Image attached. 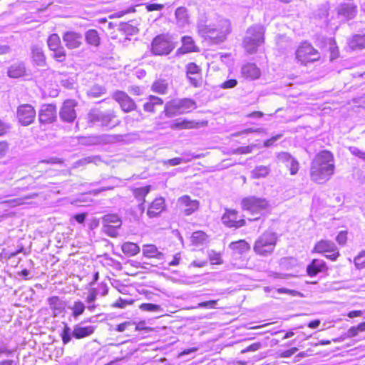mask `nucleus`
Masks as SVG:
<instances>
[{
	"mask_svg": "<svg viewBox=\"0 0 365 365\" xmlns=\"http://www.w3.org/2000/svg\"><path fill=\"white\" fill-rule=\"evenodd\" d=\"M264 32L265 29L261 25H254L247 29L243 40V46L248 53H255L257 48L264 43Z\"/></svg>",
	"mask_w": 365,
	"mask_h": 365,
	"instance_id": "4",
	"label": "nucleus"
},
{
	"mask_svg": "<svg viewBox=\"0 0 365 365\" xmlns=\"http://www.w3.org/2000/svg\"><path fill=\"white\" fill-rule=\"evenodd\" d=\"M165 200L163 197H158L155 199L150 205L147 215L149 217H158L165 209Z\"/></svg>",
	"mask_w": 365,
	"mask_h": 365,
	"instance_id": "21",
	"label": "nucleus"
},
{
	"mask_svg": "<svg viewBox=\"0 0 365 365\" xmlns=\"http://www.w3.org/2000/svg\"><path fill=\"white\" fill-rule=\"evenodd\" d=\"M143 252L146 257H155L160 259L163 254L158 251V248L154 245H144Z\"/></svg>",
	"mask_w": 365,
	"mask_h": 365,
	"instance_id": "30",
	"label": "nucleus"
},
{
	"mask_svg": "<svg viewBox=\"0 0 365 365\" xmlns=\"http://www.w3.org/2000/svg\"><path fill=\"white\" fill-rule=\"evenodd\" d=\"M229 248L235 255H242L250 250V245L245 240H240L231 242L229 245Z\"/></svg>",
	"mask_w": 365,
	"mask_h": 365,
	"instance_id": "27",
	"label": "nucleus"
},
{
	"mask_svg": "<svg viewBox=\"0 0 365 365\" xmlns=\"http://www.w3.org/2000/svg\"><path fill=\"white\" fill-rule=\"evenodd\" d=\"M103 226L113 225L120 227L122 222L120 218L115 214L106 215L102 220Z\"/></svg>",
	"mask_w": 365,
	"mask_h": 365,
	"instance_id": "31",
	"label": "nucleus"
},
{
	"mask_svg": "<svg viewBox=\"0 0 365 365\" xmlns=\"http://www.w3.org/2000/svg\"><path fill=\"white\" fill-rule=\"evenodd\" d=\"M183 49L185 52H191L194 51V41L190 36H184L182 38Z\"/></svg>",
	"mask_w": 365,
	"mask_h": 365,
	"instance_id": "45",
	"label": "nucleus"
},
{
	"mask_svg": "<svg viewBox=\"0 0 365 365\" xmlns=\"http://www.w3.org/2000/svg\"><path fill=\"white\" fill-rule=\"evenodd\" d=\"M277 241V234L267 231L261 235L255 241L254 251L259 255L267 256L271 255Z\"/></svg>",
	"mask_w": 365,
	"mask_h": 365,
	"instance_id": "7",
	"label": "nucleus"
},
{
	"mask_svg": "<svg viewBox=\"0 0 365 365\" xmlns=\"http://www.w3.org/2000/svg\"><path fill=\"white\" fill-rule=\"evenodd\" d=\"M297 351H298L297 348L293 347L290 349L284 351L282 353H280L279 356L282 358H289L292 355H294Z\"/></svg>",
	"mask_w": 365,
	"mask_h": 365,
	"instance_id": "62",
	"label": "nucleus"
},
{
	"mask_svg": "<svg viewBox=\"0 0 365 365\" xmlns=\"http://www.w3.org/2000/svg\"><path fill=\"white\" fill-rule=\"evenodd\" d=\"M77 103L74 100H66L64 101L60 110V118L63 121L71 123L76 118L75 107Z\"/></svg>",
	"mask_w": 365,
	"mask_h": 365,
	"instance_id": "12",
	"label": "nucleus"
},
{
	"mask_svg": "<svg viewBox=\"0 0 365 365\" xmlns=\"http://www.w3.org/2000/svg\"><path fill=\"white\" fill-rule=\"evenodd\" d=\"M105 92L106 89L103 87L98 85H96L89 89V91H88V95L90 97L98 98L100 97L101 95L104 94Z\"/></svg>",
	"mask_w": 365,
	"mask_h": 365,
	"instance_id": "44",
	"label": "nucleus"
},
{
	"mask_svg": "<svg viewBox=\"0 0 365 365\" xmlns=\"http://www.w3.org/2000/svg\"><path fill=\"white\" fill-rule=\"evenodd\" d=\"M31 56L33 61L38 66H44L46 65V56L43 53L42 48L34 45L31 47Z\"/></svg>",
	"mask_w": 365,
	"mask_h": 365,
	"instance_id": "26",
	"label": "nucleus"
},
{
	"mask_svg": "<svg viewBox=\"0 0 365 365\" xmlns=\"http://www.w3.org/2000/svg\"><path fill=\"white\" fill-rule=\"evenodd\" d=\"M282 134H277L275 136L267 140L264 143V146L266 148L271 147L277 140L282 138Z\"/></svg>",
	"mask_w": 365,
	"mask_h": 365,
	"instance_id": "64",
	"label": "nucleus"
},
{
	"mask_svg": "<svg viewBox=\"0 0 365 365\" xmlns=\"http://www.w3.org/2000/svg\"><path fill=\"white\" fill-rule=\"evenodd\" d=\"M135 323L134 322H129V321H127V322H124L120 324H118L116 328H115V330L118 332H123L128 327L131 326V325H134Z\"/></svg>",
	"mask_w": 365,
	"mask_h": 365,
	"instance_id": "63",
	"label": "nucleus"
},
{
	"mask_svg": "<svg viewBox=\"0 0 365 365\" xmlns=\"http://www.w3.org/2000/svg\"><path fill=\"white\" fill-rule=\"evenodd\" d=\"M241 205L245 211L253 216L252 218L249 219L250 221L259 220L269 207V202L265 198L255 196L245 197L242 200Z\"/></svg>",
	"mask_w": 365,
	"mask_h": 365,
	"instance_id": "3",
	"label": "nucleus"
},
{
	"mask_svg": "<svg viewBox=\"0 0 365 365\" xmlns=\"http://www.w3.org/2000/svg\"><path fill=\"white\" fill-rule=\"evenodd\" d=\"M178 202L180 206L183 207V212L187 216L192 214L199 207L198 201L191 200L188 195L180 197Z\"/></svg>",
	"mask_w": 365,
	"mask_h": 365,
	"instance_id": "17",
	"label": "nucleus"
},
{
	"mask_svg": "<svg viewBox=\"0 0 365 365\" xmlns=\"http://www.w3.org/2000/svg\"><path fill=\"white\" fill-rule=\"evenodd\" d=\"M186 74L191 85L196 88L201 86V68L196 63L191 62L187 64Z\"/></svg>",
	"mask_w": 365,
	"mask_h": 365,
	"instance_id": "13",
	"label": "nucleus"
},
{
	"mask_svg": "<svg viewBox=\"0 0 365 365\" xmlns=\"http://www.w3.org/2000/svg\"><path fill=\"white\" fill-rule=\"evenodd\" d=\"M53 51V58L59 61L63 62L66 58V52L63 47H59L56 50H52Z\"/></svg>",
	"mask_w": 365,
	"mask_h": 365,
	"instance_id": "50",
	"label": "nucleus"
},
{
	"mask_svg": "<svg viewBox=\"0 0 365 365\" xmlns=\"http://www.w3.org/2000/svg\"><path fill=\"white\" fill-rule=\"evenodd\" d=\"M349 152L354 156L358 157L359 158L365 161V152L360 150L357 147L350 146L349 147Z\"/></svg>",
	"mask_w": 365,
	"mask_h": 365,
	"instance_id": "53",
	"label": "nucleus"
},
{
	"mask_svg": "<svg viewBox=\"0 0 365 365\" xmlns=\"http://www.w3.org/2000/svg\"><path fill=\"white\" fill-rule=\"evenodd\" d=\"M122 250L125 254L135 255L140 252V247L133 242H125L122 245Z\"/></svg>",
	"mask_w": 365,
	"mask_h": 365,
	"instance_id": "40",
	"label": "nucleus"
},
{
	"mask_svg": "<svg viewBox=\"0 0 365 365\" xmlns=\"http://www.w3.org/2000/svg\"><path fill=\"white\" fill-rule=\"evenodd\" d=\"M48 303L50 309L53 310V316L57 317L58 314L63 312L65 309L64 302L56 296L49 297L48 299Z\"/></svg>",
	"mask_w": 365,
	"mask_h": 365,
	"instance_id": "24",
	"label": "nucleus"
},
{
	"mask_svg": "<svg viewBox=\"0 0 365 365\" xmlns=\"http://www.w3.org/2000/svg\"><path fill=\"white\" fill-rule=\"evenodd\" d=\"M41 123H51L56 119V107L52 104L43 105L38 113Z\"/></svg>",
	"mask_w": 365,
	"mask_h": 365,
	"instance_id": "15",
	"label": "nucleus"
},
{
	"mask_svg": "<svg viewBox=\"0 0 365 365\" xmlns=\"http://www.w3.org/2000/svg\"><path fill=\"white\" fill-rule=\"evenodd\" d=\"M140 309L146 312H158L160 309V306L150 303H143L140 305Z\"/></svg>",
	"mask_w": 365,
	"mask_h": 365,
	"instance_id": "51",
	"label": "nucleus"
},
{
	"mask_svg": "<svg viewBox=\"0 0 365 365\" xmlns=\"http://www.w3.org/2000/svg\"><path fill=\"white\" fill-rule=\"evenodd\" d=\"M337 13L346 19H352L356 16L357 6L354 3L341 4L337 8Z\"/></svg>",
	"mask_w": 365,
	"mask_h": 365,
	"instance_id": "19",
	"label": "nucleus"
},
{
	"mask_svg": "<svg viewBox=\"0 0 365 365\" xmlns=\"http://www.w3.org/2000/svg\"><path fill=\"white\" fill-rule=\"evenodd\" d=\"M101 161V158L97 155L88 156L75 162L73 164V168H76L81 166H84L89 163H94L98 165Z\"/></svg>",
	"mask_w": 365,
	"mask_h": 365,
	"instance_id": "36",
	"label": "nucleus"
},
{
	"mask_svg": "<svg viewBox=\"0 0 365 365\" xmlns=\"http://www.w3.org/2000/svg\"><path fill=\"white\" fill-rule=\"evenodd\" d=\"M69 309L72 310V316L77 319L79 316L83 314L86 306L81 301L74 302L72 307H70Z\"/></svg>",
	"mask_w": 365,
	"mask_h": 365,
	"instance_id": "38",
	"label": "nucleus"
},
{
	"mask_svg": "<svg viewBox=\"0 0 365 365\" xmlns=\"http://www.w3.org/2000/svg\"><path fill=\"white\" fill-rule=\"evenodd\" d=\"M217 304V300H210L199 303L196 308L215 309Z\"/></svg>",
	"mask_w": 365,
	"mask_h": 365,
	"instance_id": "54",
	"label": "nucleus"
},
{
	"mask_svg": "<svg viewBox=\"0 0 365 365\" xmlns=\"http://www.w3.org/2000/svg\"><path fill=\"white\" fill-rule=\"evenodd\" d=\"M277 158L279 163H284L286 166H289L288 163L294 159V158L287 152L279 153Z\"/></svg>",
	"mask_w": 365,
	"mask_h": 365,
	"instance_id": "48",
	"label": "nucleus"
},
{
	"mask_svg": "<svg viewBox=\"0 0 365 365\" xmlns=\"http://www.w3.org/2000/svg\"><path fill=\"white\" fill-rule=\"evenodd\" d=\"M86 42L92 46H97L100 43V37L96 30L90 29L86 33Z\"/></svg>",
	"mask_w": 365,
	"mask_h": 365,
	"instance_id": "35",
	"label": "nucleus"
},
{
	"mask_svg": "<svg viewBox=\"0 0 365 365\" xmlns=\"http://www.w3.org/2000/svg\"><path fill=\"white\" fill-rule=\"evenodd\" d=\"M241 74L245 79L252 81L257 79L260 76L261 72L255 63H248L242 66Z\"/></svg>",
	"mask_w": 365,
	"mask_h": 365,
	"instance_id": "18",
	"label": "nucleus"
},
{
	"mask_svg": "<svg viewBox=\"0 0 365 365\" xmlns=\"http://www.w3.org/2000/svg\"><path fill=\"white\" fill-rule=\"evenodd\" d=\"M336 250H337V247L333 242L329 240H321L315 245L312 252L324 253L332 252Z\"/></svg>",
	"mask_w": 365,
	"mask_h": 365,
	"instance_id": "25",
	"label": "nucleus"
},
{
	"mask_svg": "<svg viewBox=\"0 0 365 365\" xmlns=\"http://www.w3.org/2000/svg\"><path fill=\"white\" fill-rule=\"evenodd\" d=\"M150 185L142 187H138L133 190V195L138 200H139L140 202H142V201L145 202V197L150 192Z\"/></svg>",
	"mask_w": 365,
	"mask_h": 365,
	"instance_id": "39",
	"label": "nucleus"
},
{
	"mask_svg": "<svg viewBox=\"0 0 365 365\" xmlns=\"http://www.w3.org/2000/svg\"><path fill=\"white\" fill-rule=\"evenodd\" d=\"M289 166H287L289 168L290 174L291 175H295L299 170V163L298 161L294 158L290 161V163H288Z\"/></svg>",
	"mask_w": 365,
	"mask_h": 365,
	"instance_id": "57",
	"label": "nucleus"
},
{
	"mask_svg": "<svg viewBox=\"0 0 365 365\" xmlns=\"http://www.w3.org/2000/svg\"><path fill=\"white\" fill-rule=\"evenodd\" d=\"M174 48L173 43L165 36L159 35L152 41L151 52L154 55H168Z\"/></svg>",
	"mask_w": 365,
	"mask_h": 365,
	"instance_id": "9",
	"label": "nucleus"
},
{
	"mask_svg": "<svg viewBox=\"0 0 365 365\" xmlns=\"http://www.w3.org/2000/svg\"><path fill=\"white\" fill-rule=\"evenodd\" d=\"M354 264L357 269L365 268V250L361 251L354 260Z\"/></svg>",
	"mask_w": 365,
	"mask_h": 365,
	"instance_id": "47",
	"label": "nucleus"
},
{
	"mask_svg": "<svg viewBox=\"0 0 365 365\" xmlns=\"http://www.w3.org/2000/svg\"><path fill=\"white\" fill-rule=\"evenodd\" d=\"M176 24L179 27L184 28L190 23L188 10L186 7L180 6L175 11Z\"/></svg>",
	"mask_w": 365,
	"mask_h": 365,
	"instance_id": "22",
	"label": "nucleus"
},
{
	"mask_svg": "<svg viewBox=\"0 0 365 365\" xmlns=\"http://www.w3.org/2000/svg\"><path fill=\"white\" fill-rule=\"evenodd\" d=\"M327 269L326 262L319 259H314L307 267V273L309 277H314Z\"/></svg>",
	"mask_w": 365,
	"mask_h": 365,
	"instance_id": "20",
	"label": "nucleus"
},
{
	"mask_svg": "<svg viewBox=\"0 0 365 365\" xmlns=\"http://www.w3.org/2000/svg\"><path fill=\"white\" fill-rule=\"evenodd\" d=\"M334 168L332 153L328 150H322L312 160L311 179L317 183L326 182L334 174Z\"/></svg>",
	"mask_w": 365,
	"mask_h": 365,
	"instance_id": "2",
	"label": "nucleus"
},
{
	"mask_svg": "<svg viewBox=\"0 0 365 365\" xmlns=\"http://www.w3.org/2000/svg\"><path fill=\"white\" fill-rule=\"evenodd\" d=\"M120 227L107 225V226H103V230L108 236L115 237H117V235H118V229Z\"/></svg>",
	"mask_w": 365,
	"mask_h": 365,
	"instance_id": "49",
	"label": "nucleus"
},
{
	"mask_svg": "<svg viewBox=\"0 0 365 365\" xmlns=\"http://www.w3.org/2000/svg\"><path fill=\"white\" fill-rule=\"evenodd\" d=\"M209 259L212 264H222L220 255L215 251H211L209 253Z\"/></svg>",
	"mask_w": 365,
	"mask_h": 365,
	"instance_id": "56",
	"label": "nucleus"
},
{
	"mask_svg": "<svg viewBox=\"0 0 365 365\" xmlns=\"http://www.w3.org/2000/svg\"><path fill=\"white\" fill-rule=\"evenodd\" d=\"M36 110L31 104H21L17 108L16 118L23 126L31 125L36 118Z\"/></svg>",
	"mask_w": 365,
	"mask_h": 365,
	"instance_id": "10",
	"label": "nucleus"
},
{
	"mask_svg": "<svg viewBox=\"0 0 365 365\" xmlns=\"http://www.w3.org/2000/svg\"><path fill=\"white\" fill-rule=\"evenodd\" d=\"M336 240L339 245H344L347 240V232L341 231L336 236Z\"/></svg>",
	"mask_w": 365,
	"mask_h": 365,
	"instance_id": "58",
	"label": "nucleus"
},
{
	"mask_svg": "<svg viewBox=\"0 0 365 365\" xmlns=\"http://www.w3.org/2000/svg\"><path fill=\"white\" fill-rule=\"evenodd\" d=\"M113 98L118 103L122 110L125 113L135 110L136 104L134 101L125 92L118 91L113 95Z\"/></svg>",
	"mask_w": 365,
	"mask_h": 365,
	"instance_id": "11",
	"label": "nucleus"
},
{
	"mask_svg": "<svg viewBox=\"0 0 365 365\" xmlns=\"http://www.w3.org/2000/svg\"><path fill=\"white\" fill-rule=\"evenodd\" d=\"M48 46L49 48L52 50H56L58 48L61 47V40L59 36L56 34H51L48 38Z\"/></svg>",
	"mask_w": 365,
	"mask_h": 365,
	"instance_id": "43",
	"label": "nucleus"
},
{
	"mask_svg": "<svg viewBox=\"0 0 365 365\" xmlns=\"http://www.w3.org/2000/svg\"><path fill=\"white\" fill-rule=\"evenodd\" d=\"M237 85V80L230 79V80H227V81H225L224 83H222L220 86V88H222L223 89H229V88H232L235 87Z\"/></svg>",
	"mask_w": 365,
	"mask_h": 365,
	"instance_id": "59",
	"label": "nucleus"
},
{
	"mask_svg": "<svg viewBox=\"0 0 365 365\" xmlns=\"http://www.w3.org/2000/svg\"><path fill=\"white\" fill-rule=\"evenodd\" d=\"M296 58L302 64L306 65L307 63L318 61L320 54L310 43L304 42L296 51Z\"/></svg>",
	"mask_w": 365,
	"mask_h": 365,
	"instance_id": "8",
	"label": "nucleus"
},
{
	"mask_svg": "<svg viewBox=\"0 0 365 365\" xmlns=\"http://www.w3.org/2000/svg\"><path fill=\"white\" fill-rule=\"evenodd\" d=\"M207 235L202 231L194 232L191 236V240L194 244H202L206 240Z\"/></svg>",
	"mask_w": 365,
	"mask_h": 365,
	"instance_id": "46",
	"label": "nucleus"
},
{
	"mask_svg": "<svg viewBox=\"0 0 365 365\" xmlns=\"http://www.w3.org/2000/svg\"><path fill=\"white\" fill-rule=\"evenodd\" d=\"M35 196H36V194L28 195H25L21 197L14 198V199L9 200L8 201H4V202L8 203L11 207H16L18 205L25 204L26 200L31 199V198L34 197Z\"/></svg>",
	"mask_w": 365,
	"mask_h": 365,
	"instance_id": "42",
	"label": "nucleus"
},
{
	"mask_svg": "<svg viewBox=\"0 0 365 365\" xmlns=\"http://www.w3.org/2000/svg\"><path fill=\"white\" fill-rule=\"evenodd\" d=\"M168 164L171 166L180 165L181 163H188V160H185L184 158H174L168 160Z\"/></svg>",
	"mask_w": 365,
	"mask_h": 365,
	"instance_id": "61",
	"label": "nucleus"
},
{
	"mask_svg": "<svg viewBox=\"0 0 365 365\" xmlns=\"http://www.w3.org/2000/svg\"><path fill=\"white\" fill-rule=\"evenodd\" d=\"M98 294H99V292L98 291V289L96 288H91L88 291V294L86 297V302L88 304L93 303L96 301L97 296Z\"/></svg>",
	"mask_w": 365,
	"mask_h": 365,
	"instance_id": "55",
	"label": "nucleus"
},
{
	"mask_svg": "<svg viewBox=\"0 0 365 365\" xmlns=\"http://www.w3.org/2000/svg\"><path fill=\"white\" fill-rule=\"evenodd\" d=\"M197 29L202 37L218 43L224 41L231 32V24L228 19L216 14H205L197 20Z\"/></svg>",
	"mask_w": 365,
	"mask_h": 365,
	"instance_id": "1",
	"label": "nucleus"
},
{
	"mask_svg": "<svg viewBox=\"0 0 365 365\" xmlns=\"http://www.w3.org/2000/svg\"><path fill=\"white\" fill-rule=\"evenodd\" d=\"M163 104V101L160 98L150 95L148 98V101L144 103L143 108L147 112L154 113L155 108Z\"/></svg>",
	"mask_w": 365,
	"mask_h": 365,
	"instance_id": "28",
	"label": "nucleus"
},
{
	"mask_svg": "<svg viewBox=\"0 0 365 365\" xmlns=\"http://www.w3.org/2000/svg\"><path fill=\"white\" fill-rule=\"evenodd\" d=\"M82 36L74 31H67L63 36V41L69 49L78 48L82 43Z\"/></svg>",
	"mask_w": 365,
	"mask_h": 365,
	"instance_id": "16",
	"label": "nucleus"
},
{
	"mask_svg": "<svg viewBox=\"0 0 365 365\" xmlns=\"http://www.w3.org/2000/svg\"><path fill=\"white\" fill-rule=\"evenodd\" d=\"M116 115L113 110L101 111L98 109L91 110L88 114V122L92 125L98 124L109 128L118 125L120 120H115Z\"/></svg>",
	"mask_w": 365,
	"mask_h": 365,
	"instance_id": "5",
	"label": "nucleus"
},
{
	"mask_svg": "<svg viewBox=\"0 0 365 365\" xmlns=\"http://www.w3.org/2000/svg\"><path fill=\"white\" fill-rule=\"evenodd\" d=\"M96 329V326H84V322L76 324L72 331L68 326L66 325L61 334L62 341L64 344H67L71 341L72 336L76 339L88 337L94 333Z\"/></svg>",
	"mask_w": 365,
	"mask_h": 365,
	"instance_id": "6",
	"label": "nucleus"
},
{
	"mask_svg": "<svg viewBox=\"0 0 365 365\" xmlns=\"http://www.w3.org/2000/svg\"><path fill=\"white\" fill-rule=\"evenodd\" d=\"M173 106L175 108L184 113L194 109L195 108V103L191 99L184 98L174 102Z\"/></svg>",
	"mask_w": 365,
	"mask_h": 365,
	"instance_id": "29",
	"label": "nucleus"
},
{
	"mask_svg": "<svg viewBox=\"0 0 365 365\" xmlns=\"http://www.w3.org/2000/svg\"><path fill=\"white\" fill-rule=\"evenodd\" d=\"M270 168L264 165H259L255 168L251 172V177L253 179L264 178L269 175Z\"/></svg>",
	"mask_w": 365,
	"mask_h": 365,
	"instance_id": "34",
	"label": "nucleus"
},
{
	"mask_svg": "<svg viewBox=\"0 0 365 365\" xmlns=\"http://www.w3.org/2000/svg\"><path fill=\"white\" fill-rule=\"evenodd\" d=\"M262 347V344L260 342H256L254 343L249 346H247L246 349H244L241 351L242 354L248 352V351H256L259 350Z\"/></svg>",
	"mask_w": 365,
	"mask_h": 365,
	"instance_id": "60",
	"label": "nucleus"
},
{
	"mask_svg": "<svg viewBox=\"0 0 365 365\" xmlns=\"http://www.w3.org/2000/svg\"><path fill=\"white\" fill-rule=\"evenodd\" d=\"M222 223L228 227L240 228L245 225L243 219L237 220V212L235 210L226 209L222 217Z\"/></svg>",
	"mask_w": 365,
	"mask_h": 365,
	"instance_id": "14",
	"label": "nucleus"
},
{
	"mask_svg": "<svg viewBox=\"0 0 365 365\" xmlns=\"http://www.w3.org/2000/svg\"><path fill=\"white\" fill-rule=\"evenodd\" d=\"M26 68L24 62H17L10 66L7 71V75L12 78H17L26 74Z\"/></svg>",
	"mask_w": 365,
	"mask_h": 365,
	"instance_id": "23",
	"label": "nucleus"
},
{
	"mask_svg": "<svg viewBox=\"0 0 365 365\" xmlns=\"http://www.w3.org/2000/svg\"><path fill=\"white\" fill-rule=\"evenodd\" d=\"M349 44L352 49H361L365 48V34L354 35L352 37V38L349 41Z\"/></svg>",
	"mask_w": 365,
	"mask_h": 365,
	"instance_id": "32",
	"label": "nucleus"
},
{
	"mask_svg": "<svg viewBox=\"0 0 365 365\" xmlns=\"http://www.w3.org/2000/svg\"><path fill=\"white\" fill-rule=\"evenodd\" d=\"M255 147V145L239 147L232 151L233 154H247L252 152L253 148Z\"/></svg>",
	"mask_w": 365,
	"mask_h": 365,
	"instance_id": "52",
	"label": "nucleus"
},
{
	"mask_svg": "<svg viewBox=\"0 0 365 365\" xmlns=\"http://www.w3.org/2000/svg\"><path fill=\"white\" fill-rule=\"evenodd\" d=\"M168 88V86L165 80H157L152 85L153 91L159 94H165Z\"/></svg>",
	"mask_w": 365,
	"mask_h": 365,
	"instance_id": "37",
	"label": "nucleus"
},
{
	"mask_svg": "<svg viewBox=\"0 0 365 365\" xmlns=\"http://www.w3.org/2000/svg\"><path fill=\"white\" fill-rule=\"evenodd\" d=\"M365 331V322L360 323L356 327H350L346 333V336L347 338H353L356 336L359 332Z\"/></svg>",
	"mask_w": 365,
	"mask_h": 365,
	"instance_id": "41",
	"label": "nucleus"
},
{
	"mask_svg": "<svg viewBox=\"0 0 365 365\" xmlns=\"http://www.w3.org/2000/svg\"><path fill=\"white\" fill-rule=\"evenodd\" d=\"M194 121L186 119H178L171 125L173 129H190L195 127Z\"/></svg>",
	"mask_w": 365,
	"mask_h": 365,
	"instance_id": "33",
	"label": "nucleus"
}]
</instances>
